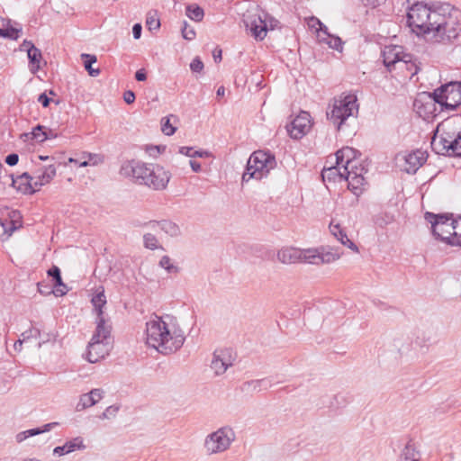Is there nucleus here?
<instances>
[{"label": "nucleus", "mask_w": 461, "mask_h": 461, "mask_svg": "<svg viewBox=\"0 0 461 461\" xmlns=\"http://www.w3.org/2000/svg\"><path fill=\"white\" fill-rule=\"evenodd\" d=\"M340 258V254L337 251H320V265L330 264L338 260Z\"/></svg>", "instance_id": "obj_38"}, {"label": "nucleus", "mask_w": 461, "mask_h": 461, "mask_svg": "<svg viewBox=\"0 0 461 461\" xmlns=\"http://www.w3.org/2000/svg\"><path fill=\"white\" fill-rule=\"evenodd\" d=\"M245 26L247 29H276L279 22L265 12H250L244 14Z\"/></svg>", "instance_id": "obj_12"}, {"label": "nucleus", "mask_w": 461, "mask_h": 461, "mask_svg": "<svg viewBox=\"0 0 461 461\" xmlns=\"http://www.w3.org/2000/svg\"><path fill=\"white\" fill-rule=\"evenodd\" d=\"M427 221L431 224L432 234L437 240L449 244L452 240V233L455 230V219L452 214H435L427 212L424 215Z\"/></svg>", "instance_id": "obj_10"}, {"label": "nucleus", "mask_w": 461, "mask_h": 461, "mask_svg": "<svg viewBox=\"0 0 461 461\" xmlns=\"http://www.w3.org/2000/svg\"><path fill=\"white\" fill-rule=\"evenodd\" d=\"M92 401L94 402V405L96 404L104 396V392L103 389L95 388L92 389L89 392Z\"/></svg>", "instance_id": "obj_49"}, {"label": "nucleus", "mask_w": 461, "mask_h": 461, "mask_svg": "<svg viewBox=\"0 0 461 461\" xmlns=\"http://www.w3.org/2000/svg\"><path fill=\"white\" fill-rule=\"evenodd\" d=\"M186 15L195 22H199L203 17V10L195 4L190 5L185 10Z\"/></svg>", "instance_id": "obj_34"}, {"label": "nucleus", "mask_w": 461, "mask_h": 461, "mask_svg": "<svg viewBox=\"0 0 461 461\" xmlns=\"http://www.w3.org/2000/svg\"><path fill=\"white\" fill-rule=\"evenodd\" d=\"M20 31H0V37L16 40Z\"/></svg>", "instance_id": "obj_53"}, {"label": "nucleus", "mask_w": 461, "mask_h": 461, "mask_svg": "<svg viewBox=\"0 0 461 461\" xmlns=\"http://www.w3.org/2000/svg\"><path fill=\"white\" fill-rule=\"evenodd\" d=\"M314 39L321 46L327 45L330 48L341 51L343 42L338 36L330 34L329 31H314Z\"/></svg>", "instance_id": "obj_16"}, {"label": "nucleus", "mask_w": 461, "mask_h": 461, "mask_svg": "<svg viewBox=\"0 0 461 461\" xmlns=\"http://www.w3.org/2000/svg\"><path fill=\"white\" fill-rule=\"evenodd\" d=\"M1 225L5 232L8 233V235H11L17 229L14 221H6V222H1Z\"/></svg>", "instance_id": "obj_52"}, {"label": "nucleus", "mask_w": 461, "mask_h": 461, "mask_svg": "<svg viewBox=\"0 0 461 461\" xmlns=\"http://www.w3.org/2000/svg\"><path fill=\"white\" fill-rule=\"evenodd\" d=\"M357 99L355 95L341 94L329 104L326 112L327 119L339 130L345 121L358 112Z\"/></svg>", "instance_id": "obj_6"}, {"label": "nucleus", "mask_w": 461, "mask_h": 461, "mask_svg": "<svg viewBox=\"0 0 461 461\" xmlns=\"http://www.w3.org/2000/svg\"><path fill=\"white\" fill-rule=\"evenodd\" d=\"M82 158H84V160L79 163V167L96 166L102 162L100 156L97 154L85 152L82 155Z\"/></svg>", "instance_id": "obj_35"}, {"label": "nucleus", "mask_w": 461, "mask_h": 461, "mask_svg": "<svg viewBox=\"0 0 461 461\" xmlns=\"http://www.w3.org/2000/svg\"><path fill=\"white\" fill-rule=\"evenodd\" d=\"M302 251L301 249H296L293 247L283 248L277 253L278 260L283 264H295L301 263L302 259Z\"/></svg>", "instance_id": "obj_21"}, {"label": "nucleus", "mask_w": 461, "mask_h": 461, "mask_svg": "<svg viewBox=\"0 0 461 461\" xmlns=\"http://www.w3.org/2000/svg\"><path fill=\"white\" fill-rule=\"evenodd\" d=\"M147 150L150 156H154V157L158 155L161 152L159 146H151V147L148 148Z\"/></svg>", "instance_id": "obj_63"}, {"label": "nucleus", "mask_w": 461, "mask_h": 461, "mask_svg": "<svg viewBox=\"0 0 461 461\" xmlns=\"http://www.w3.org/2000/svg\"><path fill=\"white\" fill-rule=\"evenodd\" d=\"M309 29H323L322 23L316 17L311 16L305 19ZM324 29H327L324 27Z\"/></svg>", "instance_id": "obj_45"}, {"label": "nucleus", "mask_w": 461, "mask_h": 461, "mask_svg": "<svg viewBox=\"0 0 461 461\" xmlns=\"http://www.w3.org/2000/svg\"><path fill=\"white\" fill-rule=\"evenodd\" d=\"M179 153L183 154L185 156L190 157V158H195V157L204 158V157L209 156V153L207 151H202V150L193 151V148H191V147H181L179 149Z\"/></svg>", "instance_id": "obj_41"}, {"label": "nucleus", "mask_w": 461, "mask_h": 461, "mask_svg": "<svg viewBox=\"0 0 461 461\" xmlns=\"http://www.w3.org/2000/svg\"><path fill=\"white\" fill-rule=\"evenodd\" d=\"M81 59L84 60V66L86 70L91 77H97L100 74L99 68H93L92 64L97 61V59L95 55L83 53L81 54Z\"/></svg>", "instance_id": "obj_33"}, {"label": "nucleus", "mask_w": 461, "mask_h": 461, "mask_svg": "<svg viewBox=\"0 0 461 461\" xmlns=\"http://www.w3.org/2000/svg\"><path fill=\"white\" fill-rule=\"evenodd\" d=\"M310 128V114L307 112H301L287 126V131L291 138L299 140L307 133Z\"/></svg>", "instance_id": "obj_14"}, {"label": "nucleus", "mask_w": 461, "mask_h": 461, "mask_svg": "<svg viewBox=\"0 0 461 461\" xmlns=\"http://www.w3.org/2000/svg\"><path fill=\"white\" fill-rule=\"evenodd\" d=\"M330 230L331 234L344 246L349 248L355 252L358 251V248L357 245L351 241L347 233L345 232V230L339 224H334L333 221L330 223Z\"/></svg>", "instance_id": "obj_24"}, {"label": "nucleus", "mask_w": 461, "mask_h": 461, "mask_svg": "<svg viewBox=\"0 0 461 461\" xmlns=\"http://www.w3.org/2000/svg\"><path fill=\"white\" fill-rule=\"evenodd\" d=\"M38 101L43 107H48L50 103V98H49L45 93H42L39 95Z\"/></svg>", "instance_id": "obj_58"}, {"label": "nucleus", "mask_w": 461, "mask_h": 461, "mask_svg": "<svg viewBox=\"0 0 461 461\" xmlns=\"http://www.w3.org/2000/svg\"><path fill=\"white\" fill-rule=\"evenodd\" d=\"M301 263L320 265V250L317 249H301Z\"/></svg>", "instance_id": "obj_31"}, {"label": "nucleus", "mask_w": 461, "mask_h": 461, "mask_svg": "<svg viewBox=\"0 0 461 461\" xmlns=\"http://www.w3.org/2000/svg\"><path fill=\"white\" fill-rule=\"evenodd\" d=\"M92 406H94V402L92 401L89 393H83L80 396L79 402H77L76 409L77 411H80L82 410H85V409L92 407Z\"/></svg>", "instance_id": "obj_42"}, {"label": "nucleus", "mask_w": 461, "mask_h": 461, "mask_svg": "<svg viewBox=\"0 0 461 461\" xmlns=\"http://www.w3.org/2000/svg\"><path fill=\"white\" fill-rule=\"evenodd\" d=\"M271 387V383L267 379L251 380L244 383L242 390L248 392H260Z\"/></svg>", "instance_id": "obj_28"}, {"label": "nucleus", "mask_w": 461, "mask_h": 461, "mask_svg": "<svg viewBox=\"0 0 461 461\" xmlns=\"http://www.w3.org/2000/svg\"><path fill=\"white\" fill-rule=\"evenodd\" d=\"M449 245L461 247V217L455 221V230L452 233V240H449Z\"/></svg>", "instance_id": "obj_39"}, {"label": "nucleus", "mask_w": 461, "mask_h": 461, "mask_svg": "<svg viewBox=\"0 0 461 461\" xmlns=\"http://www.w3.org/2000/svg\"><path fill=\"white\" fill-rule=\"evenodd\" d=\"M40 336V330L37 329H30L22 333V340L25 342L31 338H38Z\"/></svg>", "instance_id": "obj_51"}, {"label": "nucleus", "mask_w": 461, "mask_h": 461, "mask_svg": "<svg viewBox=\"0 0 461 461\" xmlns=\"http://www.w3.org/2000/svg\"><path fill=\"white\" fill-rule=\"evenodd\" d=\"M146 226H149L152 230L158 231V230L164 231L171 237H177L180 235V228L175 222H172L167 220H163L160 221H149L145 223Z\"/></svg>", "instance_id": "obj_20"}, {"label": "nucleus", "mask_w": 461, "mask_h": 461, "mask_svg": "<svg viewBox=\"0 0 461 461\" xmlns=\"http://www.w3.org/2000/svg\"><path fill=\"white\" fill-rule=\"evenodd\" d=\"M45 128L41 125H37L33 128L31 135L32 139L36 140L39 142H42L49 139L48 132L44 130Z\"/></svg>", "instance_id": "obj_40"}, {"label": "nucleus", "mask_w": 461, "mask_h": 461, "mask_svg": "<svg viewBox=\"0 0 461 461\" xmlns=\"http://www.w3.org/2000/svg\"><path fill=\"white\" fill-rule=\"evenodd\" d=\"M135 78L138 81H145L147 79L146 71L143 68L137 70L135 73Z\"/></svg>", "instance_id": "obj_60"}, {"label": "nucleus", "mask_w": 461, "mask_h": 461, "mask_svg": "<svg viewBox=\"0 0 461 461\" xmlns=\"http://www.w3.org/2000/svg\"><path fill=\"white\" fill-rule=\"evenodd\" d=\"M461 134V116L454 115L442 121L434 131L431 140V149L437 154L448 152L447 144L457 135Z\"/></svg>", "instance_id": "obj_5"}, {"label": "nucleus", "mask_w": 461, "mask_h": 461, "mask_svg": "<svg viewBox=\"0 0 461 461\" xmlns=\"http://www.w3.org/2000/svg\"><path fill=\"white\" fill-rule=\"evenodd\" d=\"M119 411V407L111 405L107 407L104 411L100 416L101 419H110L111 417H114Z\"/></svg>", "instance_id": "obj_50"}, {"label": "nucleus", "mask_w": 461, "mask_h": 461, "mask_svg": "<svg viewBox=\"0 0 461 461\" xmlns=\"http://www.w3.org/2000/svg\"><path fill=\"white\" fill-rule=\"evenodd\" d=\"M404 18L410 29H461V10L447 2H415Z\"/></svg>", "instance_id": "obj_1"}, {"label": "nucleus", "mask_w": 461, "mask_h": 461, "mask_svg": "<svg viewBox=\"0 0 461 461\" xmlns=\"http://www.w3.org/2000/svg\"><path fill=\"white\" fill-rule=\"evenodd\" d=\"M56 176V167L53 165L48 167H42L37 171L34 176L33 185L36 188H39L46 184H49L53 177Z\"/></svg>", "instance_id": "obj_22"}, {"label": "nucleus", "mask_w": 461, "mask_h": 461, "mask_svg": "<svg viewBox=\"0 0 461 461\" xmlns=\"http://www.w3.org/2000/svg\"><path fill=\"white\" fill-rule=\"evenodd\" d=\"M159 266L168 274H177L180 268L174 265L168 256H163L159 261Z\"/></svg>", "instance_id": "obj_37"}, {"label": "nucleus", "mask_w": 461, "mask_h": 461, "mask_svg": "<svg viewBox=\"0 0 461 461\" xmlns=\"http://www.w3.org/2000/svg\"><path fill=\"white\" fill-rule=\"evenodd\" d=\"M38 291L42 294H50L51 293H53L54 291L51 290L50 287H49L48 285H45L43 283H38Z\"/></svg>", "instance_id": "obj_57"}, {"label": "nucleus", "mask_w": 461, "mask_h": 461, "mask_svg": "<svg viewBox=\"0 0 461 461\" xmlns=\"http://www.w3.org/2000/svg\"><path fill=\"white\" fill-rule=\"evenodd\" d=\"M190 69L194 73H200V72L203 71V61L201 60V59L199 57H195L192 60V62L190 64Z\"/></svg>", "instance_id": "obj_47"}, {"label": "nucleus", "mask_w": 461, "mask_h": 461, "mask_svg": "<svg viewBox=\"0 0 461 461\" xmlns=\"http://www.w3.org/2000/svg\"><path fill=\"white\" fill-rule=\"evenodd\" d=\"M185 336L175 316L166 314L150 319L146 323V343L163 355L178 350Z\"/></svg>", "instance_id": "obj_2"}, {"label": "nucleus", "mask_w": 461, "mask_h": 461, "mask_svg": "<svg viewBox=\"0 0 461 461\" xmlns=\"http://www.w3.org/2000/svg\"><path fill=\"white\" fill-rule=\"evenodd\" d=\"M446 148L448 152L442 154L443 156L461 157V133L457 134Z\"/></svg>", "instance_id": "obj_32"}, {"label": "nucleus", "mask_w": 461, "mask_h": 461, "mask_svg": "<svg viewBox=\"0 0 461 461\" xmlns=\"http://www.w3.org/2000/svg\"><path fill=\"white\" fill-rule=\"evenodd\" d=\"M190 167L194 172H199L201 170V164L195 160L189 161Z\"/></svg>", "instance_id": "obj_64"}, {"label": "nucleus", "mask_w": 461, "mask_h": 461, "mask_svg": "<svg viewBox=\"0 0 461 461\" xmlns=\"http://www.w3.org/2000/svg\"><path fill=\"white\" fill-rule=\"evenodd\" d=\"M360 153L350 147H344L336 152V163L338 166H348V169H351L354 165V160Z\"/></svg>", "instance_id": "obj_19"}, {"label": "nucleus", "mask_w": 461, "mask_h": 461, "mask_svg": "<svg viewBox=\"0 0 461 461\" xmlns=\"http://www.w3.org/2000/svg\"><path fill=\"white\" fill-rule=\"evenodd\" d=\"M22 50L27 52L30 62V70L32 73L37 72L40 69V62L41 59V50L37 49L32 42L28 41H24L23 42Z\"/></svg>", "instance_id": "obj_17"}, {"label": "nucleus", "mask_w": 461, "mask_h": 461, "mask_svg": "<svg viewBox=\"0 0 461 461\" xmlns=\"http://www.w3.org/2000/svg\"><path fill=\"white\" fill-rule=\"evenodd\" d=\"M48 276L53 280L55 287L53 294L56 296H63L68 292V286L62 281L60 269L57 266H53L48 270Z\"/></svg>", "instance_id": "obj_23"}, {"label": "nucleus", "mask_w": 461, "mask_h": 461, "mask_svg": "<svg viewBox=\"0 0 461 461\" xmlns=\"http://www.w3.org/2000/svg\"><path fill=\"white\" fill-rule=\"evenodd\" d=\"M384 65L391 71L398 63H402L407 69L411 70V67H414V71L411 75L418 72L417 67L411 62V56L404 53L402 48L398 45L385 46L382 51Z\"/></svg>", "instance_id": "obj_11"}, {"label": "nucleus", "mask_w": 461, "mask_h": 461, "mask_svg": "<svg viewBox=\"0 0 461 461\" xmlns=\"http://www.w3.org/2000/svg\"><path fill=\"white\" fill-rule=\"evenodd\" d=\"M236 439V434L231 427L224 426L208 434L204 439V449L209 455L227 451Z\"/></svg>", "instance_id": "obj_8"}, {"label": "nucleus", "mask_w": 461, "mask_h": 461, "mask_svg": "<svg viewBox=\"0 0 461 461\" xmlns=\"http://www.w3.org/2000/svg\"><path fill=\"white\" fill-rule=\"evenodd\" d=\"M146 26L148 29H158L160 20L157 11H149L146 16Z\"/></svg>", "instance_id": "obj_36"}, {"label": "nucleus", "mask_w": 461, "mask_h": 461, "mask_svg": "<svg viewBox=\"0 0 461 461\" xmlns=\"http://www.w3.org/2000/svg\"><path fill=\"white\" fill-rule=\"evenodd\" d=\"M430 96L445 109L455 111L461 104V82L451 81L442 85Z\"/></svg>", "instance_id": "obj_9"}, {"label": "nucleus", "mask_w": 461, "mask_h": 461, "mask_svg": "<svg viewBox=\"0 0 461 461\" xmlns=\"http://www.w3.org/2000/svg\"><path fill=\"white\" fill-rule=\"evenodd\" d=\"M85 445L81 438H75L72 440L66 442L63 446L56 447L53 453L59 456L69 454L77 449H84Z\"/></svg>", "instance_id": "obj_26"}, {"label": "nucleus", "mask_w": 461, "mask_h": 461, "mask_svg": "<svg viewBox=\"0 0 461 461\" xmlns=\"http://www.w3.org/2000/svg\"><path fill=\"white\" fill-rule=\"evenodd\" d=\"M385 0H362L364 5H369V6H372V7H375L377 5H380Z\"/></svg>", "instance_id": "obj_61"}, {"label": "nucleus", "mask_w": 461, "mask_h": 461, "mask_svg": "<svg viewBox=\"0 0 461 461\" xmlns=\"http://www.w3.org/2000/svg\"><path fill=\"white\" fill-rule=\"evenodd\" d=\"M163 121L164 122H162V126H161V130H162L163 133L167 136L173 135L176 129L171 125L168 118L163 119Z\"/></svg>", "instance_id": "obj_46"}, {"label": "nucleus", "mask_w": 461, "mask_h": 461, "mask_svg": "<svg viewBox=\"0 0 461 461\" xmlns=\"http://www.w3.org/2000/svg\"><path fill=\"white\" fill-rule=\"evenodd\" d=\"M92 303H93V305L95 307V310L96 311V314H97L96 321H95L96 324L100 321V318L103 319V320H106L104 318V312H103V310H102V308L106 303V298H105L104 291L96 294L92 298Z\"/></svg>", "instance_id": "obj_30"}, {"label": "nucleus", "mask_w": 461, "mask_h": 461, "mask_svg": "<svg viewBox=\"0 0 461 461\" xmlns=\"http://www.w3.org/2000/svg\"><path fill=\"white\" fill-rule=\"evenodd\" d=\"M230 366H231V362L227 351L214 352L211 367L214 371L215 375H222Z\"/></svg>", "instance_id": "obj_18"}, {"label": "nucleus", "mask_w": 461, "mask_h": 461, "mask_svg": "<svg viewBox=\"0 0 461 461\" xmlns=\"http://www.w3.org/2000/svg\"><path fill=\"white\" fill-rule=\"evenodd\" d=\"M267 32L268 31H250L251 36L258 41L264 40L267 37Z\"/></svg>", "instance_id": "obj_55"}, {"label": "nucleus", "mask_w": 461, "mask_h": 461, "mask_svg": "<svg viewBox=\"0 0 461 461\" xmlns=\"http://www.w3.org/2000/svg\"><path fill=\"white\" fill-rule=\"evenodd\" d=\"M399 461H420V452L416 450L414 444L409 442L402 449Z\"/></svg>", "instance_id": "obj_29"}, {"label": "nucleus", "mask_w": 461, "mask_h": 461, "mask_svg": "<svg viewBox=\"0 0 461 461\" xmlns=\"http://www.w3.org/2000/svg\"><path fill=\"white\" fill-rule=\"evenodd\" d=\"M144 247L146 249L154 250L158 248V241L155 235L151 233H146L143 235Z\"/></svg>", "instance_id": "obj_43"}, {"label": "nucleus", "mask_w": 461, "mask_h": 461, "mask_svg": "<svg viewBox=\"0 0 461 461\" xmlns=\"http://www.w3.org/2000/svg\"><path fill=\"white\" fill-rule=\"evenodd\" d=\"M39 434H41L40 428H35V429H27V430H24V431L19 432V433L16 435V441H17L18 443H21V442H23V440H25L27 438H29V437H33V436H36V435H39Z\"/></svg>", "instance_id": "obj_44"}, {"label": "nucleus", "mask_w": 461, "mask_h": 461, "mask_svg": "<svg viewBox=\"0 0 461 461\" xmlns=\"http://www.w3.org/2000/svg\"><path fill=\"white\" fill-rule=\"evenodd\" d=\"M363 168L358 172L356 166H352L351 169H348V166L343 167V172H339V178L346 179L348 183V188L358 196L362 193L361 186L365 183V178L362 176Z\"/></svg>", "instance_id": "obj_13"}, {"label": "nucleus", "mask_w": 461, "mask_h": 461, "mask_svg": "<svg viewBox=\"0 0 461 461\" xmlns=\"http://www.w3.org/2000/svg\"><path fill=\"white\" fill-rule=\"evenodd\" d=\"M427 159L426 152H423L421 150H416L412 153H410L406 158L405 162L408 165V167H406V171L408 173H415L420 167H421Z\"/></svg>", "instance_id": "obj_25"}, {"label": "nucleus", "mask_w": 461, "mask_h": 461, "mask_svg": "<svg viewBox=\"0 0 461 461\" xmlns=\"http://www.w3.org/2000/svg\"><path fill=\"white\" fill-rule=\"evenodd\" d=\"M11 178L12 185L14 187L17 181H21V184L23 185L24 186L22 187L21 185H19L17 189L23 191V193L33 194L36 191L35 186L33 185L34 177L30 176L28 173H23L20 175L16 179H14V176H11Z\"/></svg>", "instance_id": "obj_27"}, {"label": "nucleus", "mask_w": 461, "mask_h": 461, "mask_svg": "<svg viewBox=\"0 0 461 461\" xmlns=\"http://www.w3.org/2000/svg\"><path fill=\"white\" fill-rule=\"evenodd\" d=\"M415 32L418 38H422L427 41L445 42L457 37L456 31H411Z\"/></svg>", "instance_id": "obj_15"}, {"label": "nucleus", "mask_w": 461, "mask_h": 461, "mask_svg": "<svg viewBox=\"0 0 461 461\" xmlns=\"http://www.w3.org/2000/svg\"><path fill=\"white\" fill-rule=\"evenodd\" d=\"M120 174L131 177L134 183L146 185L153 190H164L171 177L169 171L158 164H146L140 161H125Z\"/></svg>", "instance_id": "obj_3"}, {"label": "nucleus", "mask_w": 461, "mask_h": 461, "mask_svg": "<svg viewBox=\"0 0 461 461\" xmlns=\"http://www.w3.org/2000/svg\"><path fill=\"white\" fill-rule=\"evenodd\" d=\"M275 164L276 161L273 156L262 150L253 152L248 160L246 171L242 176V182H248L251 178L262 179L267 176Z\"/></svg>", "instance_id": "obj_7"}, {"label": "nucleus", "mask_w": 461, "mask_h": 461, "mask_svg": "<svg viewBox=\"0 0 461 461\" xmlns=\"http://www.w3.org/2000/svg\"><path fill=\"white\" fill-rule=\"evenodd\" d=\"M221 50L219 48H215L212 51V57L215 62H220L221 60Z\"/></svg>", "instance_id": "obj_62"}, {"label": "nucleus", "mask_w": 461, "mask_h": 461, "mask_svg": "<svg viewBox=\"0 0 461 461\" xmlns=\"http://www.w3.org/2000/svg\"><path fill=\"white\" fill-rule=\"evenodd\" d=\"M111 330L112 326L109 320H103L100 318L87 346V361L90 363H96L109 354V351L111 350Z\"/></svg>", "instance_id": "obj_4"}, {"label": "nucleus", "mask_w": 461, "mask_h": 461, "mask_svg": "<svg viewBox=\"0 0 461 461\" xmlns=\"http://www.w3.org/2000/svg\"><path fill=\"white\" fill-rule=\"evenodd\" d=\"M19 156L16 153L9 154L5 158V163L9 166H15L18 163Z\"/></svg>", "instance_id": "obj_56"}, {"label": "nucleus", "mask_w": 461, "mask_h": 461, "mask_svg": "<svg viewBox=\"0 0 461 461\" xmlns=\"http://www.w3.org/2000/svg\"><path fill=\"white\" fill-rule=\"evenodd\" d=\"M182 36L186 41H192L195 38V31H181Z\"/></svg>", "instance_id": "obj_59"}, {"label": "nucleus", "mask_w": 461, "mask_h": 461, "mask_svg": "<svg viewBox=\"0 0 461 461\" xmlns=\"http://www.w3.org/2000/svg\"><path fill=\"white\" fill-rule=\"evenodd\" d=\"M123 100L126 104H131L135 101V94L131 90L123 93Z\"/></svg>", "instance_id": "obj_54"}, {"label": "nucleus", "mask_w": 461, "mask_h": 461, "mask_svg": "<svg viewBox=\"0 0 461 461\" xmlns=\"http://www.w3.org/2000/svg\"><path fill=\"white\" fill-rule=\"evenodd\" d=\"M339 170H338V168L336 167H331L328 169H324L321 173V176L323 178V180H325L326 178H328L329 180H331L334 176H339Z\"/></svg>", "instance_id": "obj_48"}]
</instances>
